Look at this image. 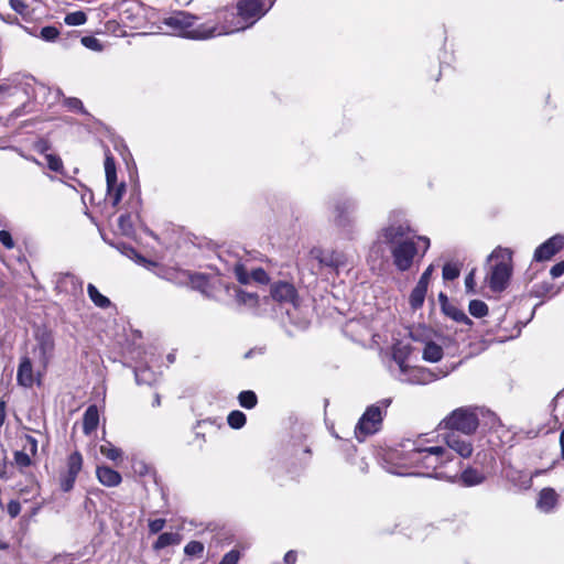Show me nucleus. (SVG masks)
Segmentation results:
<instances>
[{"mask_svg": "<svg viewBox=\"0 0 564 564\" xmlns=\"http://www.w3.org/2000/svg\"><path fill=\"white\" fill-rule=\"evenodd\" d=\"M399 216V213H393L388 224L377 231L367 257L371 270H382L390 258L401 272L412 267L419 253V245L410 237L412 230L408 220Z\"/></svg>", "mask_w": 564, "mask_h": 564, "instance_id": "obj_1", "label": "nucleus"}, {"mask_svg": "<svg viewBox=\"0 0 564 564\" xmlns=\"http://www.w3.org/2000/svg\"><path fill=\"white\" fill-rule=\"evenodd\" d=\"M427 443L429 441L422 437L404 441L401 444L402 465L413 469L409 474L440 479L447 478L443 473L436 470L452 460L449 451L443 446L427 445Z\"/></svg>", "mask_w": 564, "mask_h": 564, "instance_id": "obj_2", "label": "nucleus"}, {"mask_svg": "<svg viewBox=\"0 0 564 564\" xmlns=\"http://www.w3.org/2000/svg\"><path fill=\"white\" fill-rule=\"evenodd\" d=\"M274 0L270 2L268 8H264L263 0H241L237 3V19L234 11L224 10L221 15L225 23L218 25L217 36L243 31L252 26L271 9Z\"/></svg>", "mask_w": 564, "mask_h": 564, "instance_id": "obj_3", "label": "nucleus"}, {"mask_svg": "<svg viewBox=\"0 0 564 564\" xmlns=\"http://www.w3.org/2000/svg\"><path fill=\"white\" fill-rule=\"evenodd\" d=\"M197 18L185 11H176L162 20L166 31L191 40H208L217 36L218 24L209 22L194 26Z\"/></svg>", "mask_w": 564, "mask_h": 564, "instance_id": "obj_4", "label": "nucleus"}, {"mask_svg": "<svg viewBox=\"0 0 564 564\" xmlns=\"http://www.w3.org/2000/svg\"><path fill=\"white\" fill-rule=\"evenodd\" d=\"M512 252L508 248H496L488 257V262H495L487 273L486 280L494 292L503 291L511 276Z\"/></svg>", "mask_w": 564, "mask_h": 564, "instance_id": "obj_5", "label": "nucleus"}, {"mask_svg": "<svg viewBox=\"0 0 564 564\" xmlns=\"http://www.w3.org/2000/svg\"><path fill=\"white\" fill-rule=\"evenodd\" d=\"M391 404V399H382L376 404L369 405L355 427V435L359 442L367 436L377 433L382 425L383 416Z\"/></svg>", "mask_w": 564, "mask_h": 564, "instance_id": "obj_6", "label": "nucleus"}, {"mask_svg": "<svg viewBox=\"0 0 564 564\" xmlns=\"http://www.w3.org/2000/svg\"><path fill=\"white\" fill-rule=\"evenodd\" d=\"M443 423L451 432L458 434L471 435L476 432L479 420L474 411L468 409H457L447 416Z\"/></svg>", "mask_w": 564, "mask_h": 564, "instance_id": "obj_7", "label": "nucleus"}, {"mask_svg": "<svg viewBox=\"0 0 564 564\" xmlns=\"http://www.w3.org/2000/svg\"><path fill=\"white\" fill-rule=\"evenodd\" d=\"M270 299L281 307H285L288 314H290L289 307L296 308L299 306V295L295 286L285 281H278L271 284Z\"/></svg>", "mask_w": 564, "mask_h": 564, "instance_id": "obj_8", "label": "nucleus"}, {"mask_svg": "<svg viewBox=\"0 0 564 564\" xmlns=\"http://www.w3.org/2000/svg\"><path fill=\"white\" fill-rule=\"evenodd\" d=\"M357 209V202L350 197H340L334 203V221L338 227L346 228L352 223L351 215Z\"/></svg>", "mask_w": 564, "mask_h": 564, "instance_id": "obj_9", "label": "nucleus"}, {"mask_svg": "<svg viewBox=\"0 0 564 564\" xmlns=\"http://www.w3.org/2000/svg\"><path fill=\"white\" fill-rule=\"evenodd\" d=\"M83 467V457L80 453L74 452L67 459V471L61 477V489L68 492L74 488L76 478Z\"/></svg>", "mask_w": 564, "mask_h": 564, "instance_id": "obj_10", "label": "nucleus"}, {"mask_svg": "<svg viewBox=\"0 0 564 564\" xmlns=\"http://www.w3.org/2000/svg\"><path fill=\"white\" fill-rule=\"evenodd\" d=\"M505 478L511 482L519 490H527L532 486L533 477H536L543 473V470L536 469L535 471L528 474L523 470L516 469L513 466L508 465L503 467Z\"/></svg>", "mask_w": 564, "mask_h": 564, "instance_id": "obj_11", "label": "nucleus"}, {"mask_svg": "<svg viewBox=\"0 0 564 564\" xmlns=\"http://www.w3.org/2000/svg\"><path fill=\"white\" fill-rule=\"evenodd\" d=\"M55 290L59 294L77 296L83 294V281L72 273H59L55 279Z\"/></svg>", "mask_w": 564, "mask_h": 564, "instance_id": "obj_12", "label": "nucleus"}, {"mask_svg": "<svg viewBox=\"0 0 564 564\" xmlns=\"http://www.w3.org/2000/svg\"><path fill=\"white\" fill-rule=\"evenodd\" d=\"M398 379L411 384H426L434 380V376L429 369L406 365L403 370H400Z\"/></svg>", "mask_w": 564, "mask_h": 564, "instance_id": "obj_13", "label": "nucleus"}, {"mask_svg": "<svg viewBox=\"0 0 564 564\" xmlns=\"http://www.w3.org/2000/svg\"><path fill=\"white\" fill-rule=\"evenodd\" d=\"M563 247L564 236L555 235L535 249L533 258L539 262L550 260Z\"/></svg>", "mask_w": 564, "mask_h": 564, "instance_id": "obj_14", "label": "nucleus"}, {"mask_svg": "<svg viewBox=\"0 0 564 564\" xmlns=\"http://www.w3.org/2000/svg\"><path fill=\"white\" fill-rule=\"evenodd\" d=\"M469 436L470 435L449 432L446 436L447 447L456 452L460 457L467 458L473 454V444Z\"/></svg>", "mask_w": 564, "mask_h": 564, "instance_id": "obj_15", "label": "nucleus"}, {"mask_svg": "<svg viewBox=\"0 0 564 564\" xmlns=\"http://www.w3.org/2000/svg\"><path fill=\"white\" fill-rule=\"evenodd\" d=\"M311 253L313 258H315L323 267L338 270L339 268L346 265L345 257L339 252L315 248L311 251Z\"/></svg>", "mask_w": 564, "mask_h": 564, "instance_id": "obj_16", "label": "nucleus"}, {"mask_svg": "<svg viewBox=\"0 0 564 564\" xmlns=\"http://www.w3.org/2000/svg\"><path fill=\"white\" fill-rule=\"evenodd\" d=\"M560 496L551 487L543 488L538 496L536 508L543 513L553 512L558 505Z\"/></svg>", "mask_w": 564, "mask_h": 564, "instance_id": "obj_17", "label": "nucleus"}, {"mask_svg": "<svg viewBox=\"0 0 564 564\" xmlns=\"http://www.w3.org/2000/svg\"><path fill=\"white\" fill-rule=\"evenodd\" d=\"M412 354V346L409 343L398 340L392 347V359L399 366V370H403L408 365L406 360Z\"/></svg>", "mask_w": 564, "mask_h": 564, "instance_id": "obj_18", "label": "nucleus"}, {"mask_svg": "<svg viewBox=\"0 0 564 564\" xmlns=\"http://www.w3.org/2000/svg\"><path fill=\"white\" fill-rule=\"evenodd\" d=\"M17 380L19 384L30 388L34 383L33 368L30 358L23 357L20 361Z\"/></svg>", "mask_w": 564, "mask_h": 564, "instance_id": "obj_19", "label": "nucleus"}, {"mask_svg": "<svg viewBox=\"0 0 564 564\" xmlns=\"http://www.w3.org/2000/svg\"><path fill=\"white\" fill-rule=\"evenodd\" d=\"M96 475H97L98 480L104 486H107V487H116L122 480L121 475L117 470H115L108 466L97 467Z\"/></svg>", "mask_w": 564, "mask_h": 564, "instance_id": "obj_20", "label": "nucleus"}, {"mask_svg": "<svg viewBox=\"0 0 564 564\" xmlns=\"http://www.w3.org/2000/svg\"><path fill=\"white\" fill-rule=\"evenodd\" d=\"M99 424V411L98 408L93 404L89 405L83 417V431L86 435L91 434Z\"/></svg>", "mask_w": 564, "mask_h": 564, "instance_id": "obj_21", "label": "nucleus"}, {"mask_svg": "<svg viewBox=\"0 0 564 564\" xmlns=\"http://www.w3.org/2000/svg\"><path fill=\"white\" fill-rule=\"evenodd\" d=\"M422 357L425 361L437 362L443 357V348L435 344L432 338L424 344Z\"/></svg>", "mask_w": 564, "mask_h": 564, "instance_id": "obj_22", "label": "nucleus"}, {"mask_svg": "<svg viewBox=\"0 0 564 564\" xmlns=\"http://www.w3.org/2000/svg\"><path fill=\"white\" fill-rule=\"evenodd\" d=\"M460 480L464 486L473 487L482 484L486 476L475 468H467L460 474Z\"/></svg>", "mask_w": 564, "mask_h": 564, "instance_id": "obj_23", "label": "nucleus"}, {"mask_svg": "<svg viewBox=\"0 0 564 564\" xmlns=\"http://www.w3.org/2000/svg\"><path fill=\"white\" fill-rule=\"evenodd\" d=\"M443 312L455 322L471 325V321L465 312L452 303H443Z\"/></svg>", "mask_w": 564, "mask_h": 564, "instance_id": "obj_24", "label": "nucleus"}, {"mask_svg": "<svg viewBox=\"0 0 564 564\" xmlns=\"http://www.w3.org/2000/svg\"><path fill=\"white\" fill-rule=\"evenodd\" d=\"M87 293L89 299L96 306L100 308H107L111 305L110 300L107 296L102 295L98 291V289L91 283H89L87 286Z\"/></svg>", "mask_w": 564, "mask_h": 564, "instance_id": "obj_25", "label": "nucleus"}, {"mask_svg": "<svg viewBox=\"0 0 564 564\" xmlns=\"http://www.w3.org/2000/svg\"><path fill=\"white\" fill-rule=\"evenodd\" d=\"M180 541H181L180 534L173 533V532H164L159 535L153 547L155 550H162L170 545H176L180 543Z\"/></svg>", "mask_w": 564, "mask_h": 564, "instance_id": "obj_26", "label": "nucleus"}, {"mask_svg": "<svg viewBox=\"0 0 564 564\" xmlns=\"http://www.w3.org/2000/svg\"><path fill=\"white\" fill-rule=\"evenodd\" d=\"M427 288L416 284L410 294V305L413 310L420 308L425 300Z\"/></svg>", "mask_w": 564, "mask_h": 564, "instance_id": "obj_27", "label": "nucleus"}, {"mask_svg": "<svg viewBox=\"0 0 564 564\" xmlns=\"http://www.w3.org/2000/svg\"><path fill=\"white\" fill-rule=\"evenodd\" d=\"M105 174H106V183L107 185H116L117 182V173H116V164L115 159L111 156L109 151L106 153L105 159Z\"/></svg>", "mask_w": 564, "mask_h": 564, "instance_id": "obj_28", "label": "nucleus"}, {"mask_svg": "<svg viewBox=\"0 0 564 564\" xmlns=\"http://www.w3.org/2000/svg\"><path fill=\"white\" fill-rule=\"evenodd\" d=\"M126 192V184L120 183L116 185H107V195L109 197V200L111 202V205L116 207L122 199V196Z\"/></svg>", "mask_w": 564, "mask_h": 564, "instance_id": "obj_29", "label": "nucleus"}, {"mask_svg": "<svg viewBox=\"0 0 564 564\" xmlns=\"http://www.w3.org/2000/svg\"><path fill=\"white\" fill-rule=\"evenodd\" d=\"M118 230L123 236H131L133 234V223L130 213H126L119 216Z\"/></svg>", "mask_w": 564, "mask_h": 564, "instance_id": "obj_30", "label": "nucleus"}, {"mask_svg": "<svg viewBox=\"0 0 564 564\" xmlns=\"http://www.w3.org/2000/svg\"><path fill=\"white\" fill-rule=\"evenodd\" d=\"M238 401L242 408L251 410L257 405L258 398L253 391L246 390L239 393Z\"/></svg>", "mask_w": 564, "mask_h": 564, "instance_id": "obj_31", "label": "nucleus"}, {"mask_svg": "<svg viewBox=\"0 0 564 564\" xmlns=\"http://www.w3.org/2000/svg\"><path fill=\"white\" fill-rule=\"evenodd\" d=\"M100 453L110 460L116 462L117 459L122 457V451L116 446H113L110 442L106 441L100 445Z\"/></svg>", "mask_w": 564, "mask_h": 564, "instance_id": "obj_32", "label": "nucleus"}, {"mask_svg": "<svg viewBox=\"0 0 564 564\" xmlns=\"http://www.w3.org/2000/svg\"><path fill=\"white\" fill-rule=\"evenodd\" d=\"M246 421V414L239 410L231 411L227 417L228 425L236 430L241 429Z\"/></svg>", "mask_w": 564, "mask_h": 564, "instance_id": "obj_33", "label": "nucleus"}, {"mask_svg": "<svg viewBox=\"0 0 564 564\" xmlns=\"http://www.w3.org/2000/svg\"><path fill=\"white\" fill-rule=\"evenodd\" d=\"M469 313L477 318L484 317L488 314V306L480 300H473L468 306Z\"/></svg>", "mask_w": 564, "mask_h": 564, "instance_id": "obj_34", "label": "nucleus"}, {"mask_svg": "<svg viewBox=\"0 0 564 564\" xmlns=\"http://www.w3.org/2000/svg\"><path fill=\"white\" fill-rule=\"evenodd\" d=\"M410 337L414 341L426 344L431 339V330L425 326H417L410 330Z\"/></svg>", "mask_w": 564, "mask_h": 564, "instance_id": "obj_35", "label": "nucleus"}, {"mask_svg": "<svg viewBox=\"0 0 564 564\" xmlns=\"http://www.w3.org/2000/svg\"><path fill=\"white\" fill-rule=\"evenodd\" d=\"M236 300L238 303L248 306H256L259 303V296L256 293H249L242 290L237 291Z\"/></svg>", "mask_w": 564, "mask_h": 564, "instance_id": "obj_36", "label": "nucleus"}, {"mask_svg": "<svg viewBox=\"0 0 564 564\" xmlns=\"http://www.w3.org/2000/svg\"><path fill=\"white\" fill-rule=\"evenodd\" d=\"M138 384H151L154 381V373L149 368H137L134 370Z\"/></svg>", "mask_w": 564, "mask_h": 564, "instance_id": "obj_37", "label": "nucleus"}, {"mask_svg": "<svg viewBox=\"0 0 564 564\" xmlns=\"http://www.w3.org/2000/svg\"><path fill=\"white\" fill-rule=\"evenodd\" d=\"M87 21V15L84 11H75L67 13L64 18V22L67 25L77 26L83 25Z\"/></svg>", "mask_w": 564, "mask_h": 564, "instance_id": "obj_38", "label": "nucleus"}, {"mask_svg": "<svg viewBox=\"0 0 564 564\" xmlns=\"http://www.w3.org/2000/svg\"><path fill=\"white\" fill-rule=\"evenodd\" d=\"M204 544L199 541H191L188 542L185 547H184V553L187 555V556H196V557H202L203 553H204Z\"/></svg>", "mask_w": 564, "mask_h": 564, "instance_id": "obj_39", "label": "nucleus"}, {"mask_svg": "<svg viewBox=\"0 0 564 564\" xmlns=\"http://www.w3.org/2000/svg\"><path fill=\"white\" fill-rule=\"evenodd\" d=\"M59 35V31L57 28L53 25H47L41 29L39 37H41L45 42H55Z\"/></svg>", "mask_w": 564, "mask_h": 564, "instance_id": "obj_40", "label": "nucleus"}, {"mask_svg": "<svg viewBox=\"0 0 564 564\" xmlns=\"http://www.w3.org/2000/svg\"><path fill=\"white\" fill-rule=\"evenodd\" d=\"M82 44L88 48V50H91L94 52H101L104 50V45L101 44V42L95 37V36H91V35H88V36H83L82 40H80Z\"/></svg>", "mask_w": 564, "mask_h": 564, "instance_id": "obj_41", "label": "nucleus"}, {"mask_svg": "<svg viewBox=\"0 0 564 564\" xmlns=\"http://www.w3.org/2000/svg\"><path fill=\"white\" fill-rule=\"evenodd\" d=\"M459 267L455 263H446L443 267V279L446 281H453L459 276Z\"/></svg>", "mask_w": 564, "mask_h": 564, "instance_id": "obj_42", "label": "nucleus"}, {"mask_svg": "<svg viewBox=\"0 0 564 564\" xmlns=\"http://www.w3.org/2000/svg\"><path fill=\"white\" fill-rule=\"evenodd\" d=\"M64 106L67 107L72 111H77L80 113H87L83 102L80 99L76 97H67L64 99Z\"/></svg>", "mask_w": 564, "mask_h": 564, "instance_id": "obj_43", "label": "nucleus"}, {"mask_svg": "<svg viewBox=\"0 0 564 564\" xmlns=\"http://www.w3.org/2000/svg\"><path fill=\"white\" fill-rule=\"evenodd\" d=\"M47 166L54 172H61L63 169V162L59 156L54 154L46 155Z\"/></svg>", "mask_w": 564, "mask_h": 564, "instance_id": "obj_44", "label": "nucleus"}, {"mask_svg": "<svg viewBox=\"0 0 564 564\" xmlns=\"http://www.w3.org/2000/svg\"><path fill=\"white\" fill-rule=\"evenodd\" d=\"M234 271H235V275H236L237 280L241 284L249 283L250 276H249V274L247 273L245 267L241 263H236Z\"/></svg>", "mask_w": 564, "mask_h": 564, "instance_id": "obj_45", "label": "nucleus"}, {"mask_svg": "<svg viewBox=\"0 0 564 564\" xmlns=\"http://www.w3.org/2000/svg\"><path fill=\"white\" fill-rule=\"evenodd\" d=\"M240 558L238 550H231L224 555L219 564H237Z\"/></svg>", "mask_w": 564, "mask_h": 564, "instance_id": "obj_46", "label": "nucleus"}, {"mask_svg": "<svg viewBox=\"0 0 564 564\" xmlns=\"http://www.w3.org/2000/svg\"><path fill=\"white\" fill-rule=\"evenodd\" d=\"M14 462L20 467H28L31 465L30 455L25 452H15Z\"/></svg>", "mask_w": 564, "mask_h": 564, "instance_id": "obj_47", "label": "nucleus"}, {"mask_svg": "<svg viewBox=\"0 0 564 564\" xmlns=\"http://www.w3.org/2000/svg\"><path fill=\"white\" fill-rule=\"evenodd\" d=\"M10 7L13 11L21 15H25L28 13V4L22 0H9Z\"/></svg>", "mask_w": 564, "mask_h": 564, "instance_id": "obj_48", "label": "nucleus"}, {"mask_svg": "<svg viewBox=\"0 0 564 564\" xmlns=\"http://www.w3.org/2000/svg\"><path fill=\"white\" fill-rule=\"evenodd\" d=\"M188 276H189V282L194 289L200 290L207 283V281L203 274L195 273V274H189Z\"/></svg>", "mask_w": 564, "mask_h": 564, "instance_id": "obj_49", "label": "nucleus"}, {"mask_svg": "<svg viewBox=\"0 0 564 564\" xmlns=\"http://www.w3.org/2000/svg\"><path fill=\"white\" fill-rule=\"evenodd\" d=\"M250 279L254 280L258 283H267L269 281L267 272L261 268L252 270Z\"/></svg>", "mask_w": 564, "mask_h": 564, "instance_id": "obj_50", "label": "nucleus"}, {"mask_svg": "<svg viewBox=\"0 0 564 564\" xmlns=\"http://www.w3.org/2000/svg\"><path fill=\"white\" fill-rule=\"evenodd\" d=\"M0 19H1L2 21L7 22V23H10V24H17V25L21 26V28H22L26 33H29L30 35L36 36V34H35L32 30H30V29H29L28 26H25V25H22V24L19 22L18 18H17V17H14V15H8V17H4V15L0 14Z\"/></svg>", "mask_w": 564, "mask_h": 564, "instance_id": "obj_51", "label": "nucleus"}, {"mask_svg": "<svg viewBox=\"0 0 564 564\" xmlns=\"http://www.w3.org/2000/svg\"><path fill=\"white\" fill-rule=\"evenodd\" d=\"M165 525L164 519H154L149 521V531L152 534L159 533Z\"/></svg>", "mask_w": 564, "mask_h": 564, "instance_id": "obj_52", "label": "nucleus"}, {"mask_svg": "<svg viewBox=\"0 0 564 564\" xmlns=\"http://www.w3.org/2000/svg\"><path fill=\"white\" fill-rule=\"evenodd\" d=\"M0 242L7 248L12 249L14 247V241L12 239V236L7 230L0 231Z\"/></svg>", "mask_w": 564, "mask_h": 564, "instance_id": "obj_53", "label": "nucleus"}, {"mask_svg": "<svg viewBox=\"0 0 564 564\" xmlns=\"http://www.w3.org/2000/svg\"><path fill=\"white\" fill-rule=\"evenodd\" d=\"M24 449H28L32 455H35L37 453V441L31 435H25Z\"/></svg>", "mask_w": 564, "mask_h": 564, "instance_id": "obj_54", "label": "nucleus"}, {"mask_svg": "<svg viewBox=\"0 0 564 564\" xmlns=\"http://www.w3.org/2000/svg\"><path fill=\"white\" fill-rule=\"evenodd\" d=\"M433 272V265H429L425 271L422 273L419 282L416 284H420L422 286L427 288L430 283V279Z\"/></svg>", "mask_w": 564, "mask_h": 564, "instance_id": "obj_55", "label": "nucleus"}, {"mask_svg": "<svg viewBox=\"0 0 564 564\" xmlns=\"http://www.w3.org/2000/svg\"><path fill=\"white\" fill-rule=\"evenodd\" d=\"M475 285H476V282H475V270H471L468 273V275L466 276V279H465L466 291L468 293H474L475 292Z\"/></svg>", "mask_w": 564, "mask_h": 564, "instance_id": "obj_56", "label": "nucleus"}, {"mask_svg": "<svg viewBox=\"0 0 564 564\" xmlns=\"http://www.w3.org/2000/svg\"><path fill=\"white\" fill-rule=\"evenodd\" d=\"M550 274L553 279L562 276L564 274V260L554 264L550 270Z\"/></svg>", "mask_w": 564, "mask_h": 564, "instance_id": "obj_57", "label": "nucleus"}, {"mask_svg": "<svg viewBox=\"0 0 564 564\" xmlns=\"http://www.w3.org/2000/svg\"><path fill=\"white\" fill-rule=\"evenodd\" d=\"M20 511H21L20 502L15 501V500H11L8 503V513L10 514L11 518L18 517Z\"/></svg>", "mask_w": 564, "mask_h": 564, "instance_id": "obj_58", "label": "nucleus"}, {"mask_svg": "<svg viewBox=\"0 0 564 564\" xmlns=\"http://www.w3.org/2000/svg\"><path fill=\"white\" fill-rule=\"evenodd\" d=\"M20 491L22 495L24 492L28 495L30 494V499H32L39 495V486L36 484H32L29 489H26V490L21 489ZM28 500H29V497L24 498V501H28Z\"/></svg>", "mask_w": 564, "mask_h": 564, "instance_id": "obj_59", "label": "nucleus"}, {"mask_svg": "<svg viewBox=\"0 0 564 564\" xmlns=\"http://www.w3.org/2000/svg\"><path fill=\"white\" fill-rule=\"evenodd\" d=\"M131 205L132 210L138 213L139 207L141 205V198L139 193H137L134 196H131Z\"/></svg>", "mask_w": 564, "mask_h": 564, "instance_id": "obj_60", "label": "nucleus"}, {"mask_svg": "<svg viewBox=\"0 0 564 564\" xmlns=\"http://www.w3.org/2000/svg\"><path fill=\"white\" fill-rule=\"evenodd\" d=\"M416 240H417V242H423L422 253L424 254L427 251V249L430 248V239L425 236H417Z\"/></svg>", "mask_w": 564, "mask_h": 564, "instance_id": "obj_61", "label": "nucleus"}, {"mask_svg": "<svg viewBox=\"0 0 564 564\" xmlns=\"http://www.w3.org/2000/svg\"><path fill=\"white\" fill-rule=\"evenodd\" d=\"M296 561V553L294 551H289L285 555H284V562L286 564H294Z\"/></svg>", "mask_w": 564, "mask_h": 564, "instance_id": "obj_62", "label": "nucleus"}, {"mask_svg": "<svg viewBox=\"0 0 564 564\" xmlns=\"http://www.w3.org/2000/svg\"><path fill=\"white\" fill-rule=\"evenodd\" d=\"M6 419V405L4 402H0V426L4 423Z\"/></svg>", "mask_w": 564, "mask_h": 564, "instance_id": "obj_63", "label": "nucleus"}, {"mask_svg": "<svg viewBox=\"0 0 564 564\" xmlns=\"http://www.w3.org/2000/svg\"><path fill=\"white\" fill-rule=\"evenodd\" d=\"M560 445H561V456L564 459V430L561 432V435H560Z\"/></svg>", "mask_w": 564, "mask_h": 564, "instance_id": "obj_64", "label": "nucleus"}]
</instances>
